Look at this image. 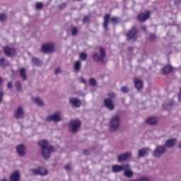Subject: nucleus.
<instances>
[{
	"instance_id": "nucleus-26",
	"label": "nucleus",
	"mask_w": 181,
	"mask_h": 181,
	"mask_svg": "<svg viewBox=\"0 0 181 181\" xmlns=\"http://www.w3.org/2000/svg\"><path fill=\"white\" fill-rule=\"evenodd\" d=\"M74 70L76 73H78L81 70V62L76 61L74 64Z\"/></svg>"
},
{
	"instance_id": "nucleus-51",
	"label": "nucleus",
	"mask_w": 181,
	"mask_h": 181,
	"mask_svg": "<svg viewBox=\"0 0 181 181\" xmlns=\"http://www.w3.org/2000/svg\"><path fill=\"white\" fill-rule=\"evenodd\" d=\"M88 153H90V151H88V150H83V155H88Z\"/></svg>"
},
{
	"instance_id": "nucleus-43",
	"label": "nucleus",
	"mask_w": 181,
	"mask_h": 181,
	"mask_svg": "<svg viewBox=\"0 0 181 181\" xmlns=\"http://www.w3.org/2000/svg\"><path fill=\"white\" fill-rule=\"evenodd\" d=\"M64 168L66 170H71V163H68L66 165H65L64 166Z\"/></svg>"
},
{
	"instance_id": "nucleus-25",
	"label": "nucleus",
	"mask_w": 181,
	"mask_h": 181,
	"mask_svg": "<svg viewBox=\"0 0 181 181\" xmlns=\"http://www.w3.org/2000/svg\"><path fill=\"white\" fill-rule=\"evenodd\" d=\"M162 71L163 74H169V73H172V71H173V67L170 65H168L163 68Z\"/></svg>"
},
{
	"instance_id": "nucleus-35",
	"label": "nucleus",
	"mask_w": 181,
	"mask_h": 181,
	"mask_svg": "<svg viewBox=\"0 0 181 181\" xmlns=\"http://www.w3.org/2000/svg\"><path fill=\"white\" fill-rule=\"evenodd\" d=\"M120 91L124 94H127V93L129 92V88L127 86H123L120 88Z\"/></svg>"
},
{
	"instance_id": "nucleus-50",
	"label": "nucleus",
	"mask_w": 181,
	"mask_h": 181,
	"mask_svg": "<svg viewBox=\"0 0 181 181\" xmlns=\"http://www.w3.org/2000/svg\"><path fill=\"white\" fill-rule=\"evenodd\" d=\"M83 23H86V22H88V16H85L83 19Z\"/></svg>"
},
{
	"instance_id": "nucleus-27",
	"label": "nucleus",
	"mask_w": 181,
	"mask_h": 181,
	"mask_svg": "<svg viewBox=\"0 0 181 181\" xmlns=\"http://www.w3.org/2000/svg\"><path fill=\"white\" fill-rule=\"evenodd\" d=\"M6 66H9V61L5 59L4 58L0 59V66L6 67Z\"/></svg>"
},
{
	"instance_id": "nucleus-21",
	"label": "nucleus",
	"mask_w": 181,
	"mask_h": 181,
	"mask_svg": "<svg viewBox=\"0 0 181 181\" xmlns=\"http://www.w3.org/2000/svg\"><path fill=\"white\" fill-rule=\"evenodd\" d=\"M31 62H32V64L34 66H36L37 67H40V66H42V61L40 60L39 58L35 57H32Z\"/></svg>"
},
{
	"instance_id": "nucleus-44",
	"label": "nucleus",
	"mask_w": 181,
	"mask_h": 181,
	"mask_svg": "<svg viewBox=\"0 0 181 181\" xmlns=\"http://www.w3.org/2000/svg\"><path fill=\"white\" fill-rule=\"evenodd\" d=\"M66 3H62L61 4H59L57 8H58V9H64V8H66Z\"/></svg>"
},
{
	"instance_id": "nucleus-4",
	"label": "nucleus",
	"mask_w": 181,
	"mask_h": 181,
	"mask_svg": "<svg viewBox=\"0 0 181 181\" xmlns=\"http://www.w3.org/2000/svg\"><path fill=\"white\" fill-rule=\"evenodd\" d=\"M62 112L57 111L55 113L48 115L46 117L47 122H60L61 121H63V118H62Z\"/></svg>"
},
{
	"instance_id": "nucleus-41",
	"label": "nucleus",
	"mask_w": 181,
	"mask_h": 181,
	"mask_svg": "<svg viewBox=\"0 0 181 181\" xmlns=\"http://www.w3.org/2000/svg\"><path fill=\"white\" fill-rule=\"evenodd\" d=\"M36 9H42L43 8V3H37L35 5Z\"/></svg>"
},
{
	"instance_id": "nucleus-56",
	"label": "nucleus",
	"mask_w": 181,
	"mask_h": 181,
	"mask_svg": "<svg viewBox=\"0 0 181 181\" xmlns=\"http://www.w3.org/2000/svg\"><path fill=\"white\" fill-rule=\"evenodd\" d=\"M0 181H8L6 178H3L2 180H0Z\"/></svg>"
},
{
	"instance_id": "nucleus-13",
	"label": "nucleus",
	"mask_w": 181,
	"mask_h": 181,
	"mask_svg": "<svg viewBox=\"0 0 181 181\" xmlns=\"http://www.w3.org/2000/svg\"><path fill=\"white\" fill-rule=\"evenodd\" d=\"M149 16H151V12L146 11L145 13H141L137 16L138 21L139 22H145L147 19H149Z\"/></svg>"
},
{
	"instance_id": "nucleus-22",
	"label": "nucleus",
	"mask_w": 181,
	"mask_h": 181,
	"mask_svg": "<svg viewBox=\"0 0 181 181\" xmlns=\"http://www.w3.org/2000/svg\"><path fill=\"white\" fill-rule=\"evenodd\" d=\"M19 74L23 81H26V80H28V75L26 74V69L25 68H21L19 70Z\"/></svg>"
},
{
	"instance_id": "nucleus-24",
	"label": "nucleus",
	"mask_w": 181,
	"mask_h": 181,
	"mask_svg": "<svg viewBox=\"0 0 181 181\" xmlns=\"http://www.w3.org/2000/svg\"><path fill=\"white\" fill-rule=\"evenodd\" d=\"M110 18H111V15H110V13H107L105 15L104 23H103V28L105 29H107V28H108V23Z\"/></svg>"
},
{
	"instance_id": "nucleus-3",
	"label": "nucleus",
	"mask_w": 181,
	"mask_h": 181,
	"mask_svg": "<svg viewBox=\"0 0 181 181\" xmlns=\"http://www.w3.org/2000/svg\"><path fill=\"white\" fill-rule=\"evenodd\" d=\"M69 131L72 132V134H77L81 128V122L78 119H74L69 122Z\"/></svg>"
},
{
	"instance_id": "nucleus-17",
	"label": "nucleus",
	"mask_w": 181,
	"mask_h": 181,
	"mask_svg": "<svg viewBox=\"0 0 181 181\" xmlns=\"http://www.w3.org/2000/svg\"><path fill=\"white\" fill-rule=\"evenodd\" d=\"M177 142V139H170L165 141V144L163 145L165 148H174L176 146V143Z\"/></svg>"
},
{
	"instance_id": "nucleus-6",
	"label": "nucleus",
	"mask_w": 181,
	"mask_h": 181,
	"mask_svg": "<svg viewBox=\"0 0 181 181\" xmlns=\"http://www.w3.org/2000/svg\"><path fill=\"white\" fill-rule=\"evenodd\" d=\"M99 53L100 54H94L92 57L95 62H100L101 63H104V59H105L106 55L105 49H104L103 47H100Z\"/></svg>"
},
{
	"instance_id": "nucleus-53",
	"label": "nucleus",
	"mask_w": 181,
	"mask_h": 181,
	"mask_svg": "<svg viewBox=\"0 0 181 181\" xmlns=\"http://www.w3.org/2000/svg\"><path fill=\"white\" fill-rule=\"evenodd\" d=\"M178 101L181 103V93H178Z\"/></svg>"
},
{
	"instance_id": "nucleus-37",
	"label": "nucleus",
	"mask_w": 181,
	"mask_h": 181,
	"mask_svg": "<svg viewBox=\"0 0 181 181\" xmlns=\"http://www.w3.org/2000/svg\"><path fill=\"white\" fill-rule=\"evenodd\" d=\"M78 33V29H77L76 27H74L72 28V32H71L72 36H76V35H77Z\"/></svg>"
},
{
	"instance_id": "nucleus-57",
	"label": "nucleus",
	"mask_w": 181,
	"mask_h": 181,
	"mask_svg": "<svg viewBox=\"0 0 181 181\" xmlns=\"http://www.w3.org/2000/svg\"><path fill=\"white\" fill-rule=\"evenodd\" d=\"M2 83V77L0 76V84Z\"/></svg>"
},
{
	"instance_id": "nucleus-11",
	"label": "nucleus",
	"mask_w": 181,
	"mask_h": 181,
	"mask_svg": "<svg viewBox=\"0 0 181 181\" xmlns=\"http://www.w3.org/2000/svg\"><path fill=\"white\" fill-rule=\"evenodd\" d=\"M25 115V110L23 106H19L14 112V117L16 119L23 118Z\"/></svg>"
},
{
	"instance_id": "nucleus-39",
	"label": "nucleus",
	"mask_w": 181,
	"mask_h": 181,
	"mask_svg": "<svg viewBox=\"0 0 181 181\" xmlns=\"http://www.w3.org/2000/svg\"><path fill=\"white\" fill-rule=\"evenodd\" d=\"M32 174L33 175H40V172H39V168H33L31 170Z\"/></svg>"
},
{
	"instance_id": "nucleus-34",
	"label": "nucleus",
	"mask_w": 181,
	"mask_h": 181,
	"mask_svg": "<svg viewBox=\"0 0 181 181\" xmlns=\"http://www.w3.org/2000/svg\"><path fill=\"white\" fill-rule=\"evenodd\" d=\"M79 59L83 62H86V60H87V54H86V52H81L79 54Z\"/></svg>"
},
{
	"instance_id": "nucleus-40",
	"label": "nucleus",
	"mask_w": 181,
	"mask_h": 181,
	"mask_svg": "<svg viewBox=\"0 0 181 181\" xmlns=\"http://www.w3.org/2000/svg\"><path fill=\"white\" fill-rule=\"evenodd\" d=\"M61 73H62V69L60 67H57L55 69L54 74H56V76H58V74H61Z\"/></svg>"
},
{
	"instance_id": "nucleus-1",
	"label": "nucleus",
	"mask_w": 181,
	"mask_h": 181,
	"mask_svg": "<svg viewBox=\"0 0 181 181\" xmlns=\"http://www.w3.org/2000/svg\"><path fill=\"white\" fill-rule=\"evenodd\" d=\"M38 145L41 148L42 156L44 159H50L52 152H56L53 146H49V141L43 139L38 141Z\"/></svg>"
},
{
	"instance_id": "nucleus-55",
	"label": "nucleus",
	"mask_w": 181,
	"mask_h": 181,
	"mask_svg": "<svg viewBox=\"0 0 181 181\" xmlns=\"http://www.w3.org/2000/svg\"><path fill=\"white\" fill-rule=\"evenodd\" d=\"M129 50L130 52H132V50H134V48H132V47H130L129 48Z\"/></svg>"
},
{
	"instance_id": "nucleus-2",
	"label": "nucleus",
	"mask_w": 181,
	"mask_h": 181,
	"mask_svg": "<svg viewBox=\"0 0 181 181\" xmlns=\"http://www.w3.org/2000/svg\"><path fill=\"white\" fill-rule=\"evenodd\" d=\"M121 125V117L117 115L112 117L109 122V131L110 132H117Z\"/></svg>"
},
{
	"instance_id": "nucleus-30",
	"label": "nucleus",
	"mask_w": 181,
	"mask_h": 181,
	"mask_svg": "<svg viewBox=\"0 0 181 181\" xmlns=\"http://www.w3.org/2000/svg\"><path fill=\"white\" fill-rule=\"evenodd\" d=\"M175 105V101L171 100L168 103H165L163 105V107L165 108V110H168V108H170V107H173Z\"/></svg>"
},
{
	"instance_id": "nucleus-38",
	"label": "nucleus",
	"mask_w": 181,
	"mask_h": 181,
	"mask_svg": "<svg viewBox=\"0 0 181 181\" xmlns=\"http://www.w3.org/2000/svg\"><path fill=\"white\" fill-rule=\"evenodd\" d=\"M89 84L90 86H96L97 85V81H95V79L91 78L90 80H89Z\"/></svg>"
},
{
	"instance_id": "nucleus-45",
	"label": "nucleus",
	"mask_w": 181,
	"mask_h": 181,
	"mask_svg": "<svg viewBox=\"0 0 181 181\" xmlns=\"http://www.w3.org/2000/svg\"><path fill=\"white\" fill-rule=\"evenodd\" d=\"M150 40H151V42L156 40V35L155 34H151Z\"/></svg>"
},
{
	"instance_id": "nucleus-59",
	"label": "nucleus",
	"mask_w": 181,
	"mask_h": 181,
	"mask_svg": "<svg viewBox=\"0 0 181 181\" xmlns=\"http://www.w3.org/2000/svg\"><path fill=\"white\" fill-rule=\"evenodd\" d=\"M179 93H180V94H181V88H180V92H179Z\"/></svg>"
},
{
	"instance_id": "nucleus-49",
	"label": "nucleus",
	"mask_w": 181,
	"mask_h": 181,
	"mask_svg": "<svg viewBox=\"0 0 181 181\" xmlns=\"http://www.w3.org/2000/svg\"><path fill=\"white\" fill-rule=\"evenodd\" d=\"M79 80L83 84H87V82L86 81V79L84 78H79Z\"/></svg>"
},
{
	"instance_id": "nucleus-58",
	"label": "nucleus",
	"mask_w": 181,
	"mask_h": 181,
	"mask_svg": "<svg viewBox=\"0 0 181 181\" xmlns=\"http://www.w3.org/2000/svg\"><path fill=\"white\" fill-rule=\"evenodd\" d=\"M81 95H82V97H84L86 95V94L82 93Z\"/></svg>"
},
{
	"instance_id": "nucleus-28",
	"label": "nucleus",
	"mask_w": 181,
	"mask_h": 181,
	"mask_svg": "<svg viewBox=\"0 0 181 181\" xmlns=\"http://www.w3.org/2000/svg\"><path fill=\"white\" fill-rule=\"evenodd\" d=\"M124 170V175L126 177H132V176H134V172L129 170V168Z\"/></svg>"
},
{
	"instance_id": "nucleus-16",
	"label": "nucleus",
	"mask_w": 181,
	"mask_h": 181,
	"mask_svg": "<svg viewBox=\"0 0 181 181\" xmlns=\"http://www.w3.org/2000/svg\"><path fill=\"white\" fill-rule=\"evenodd\" d=\"M4 51L6 56H16V49L15 48H11L8 46L4 47Z\"/></svg>"
},
{
	"instance_id": "nucleus-31",
	"label": "nucleus",
	"mask_w": 181,
	"mask_h": 181,
	"mask_svg": "<svg viewBox=\"0 0 181 181\" xmlns=\"http://www.w3.org/2000/svg\"><path fill=\"white\" fill-rule=\"evenodd\" d=\"M33 100L34 103H35V104H37V105H40V107H42V105H43V101H42L40 98H34Z\"/></svg>"
},
{
	"instance_id": "nucleus-47",
	"label": "nucleus",
	"mask_w": 181,
	"mask_h": 181,
	"mask_svg": "<svg viewBox=\"0 0 181 181\" xmlns=\"http://www.w3.org/2000/svg\"><path fill=\"white\" fill-rule=\"evenodd\" d=\"M139 181H151L149 177H142L139 179Z\"/></svg>"
},
{
	"instance_id": "nucleus-32",
	"label": "nucleus",
	"mask_w": 181,
	"mask_h": 181,
	"mask_svg": "<svg viewBox=\"0 0 181 181\" xmlns=\"http://www.w3.org/2000/svg\"><path fill=\"white\" fill-rule=\"evenodd\" d=\"M15 86L17 91H22V84L21 83V81H17L15 83Z\"/></svg>"
},
{
	"instance_id": "nucleus-23",
	"label": "nucleus",
	"mask_w": 181,
	"mask_h": 181,
	"mask_svg": "<svg viewBox=\"0 0 181 181\" xmlns=\"http://www.w3.org/2000/svg\"><path fill=\"white\" fill-rule=\"evenodd\" d=\"M148 151H149V148H144L139 150L138 153V158H144L145 155H148Z\"/></svg>"
},
{
	"instance_id": "nucleus-12",
	"label": "nucleus",
	"mask_w": 181,
	"mask_h": 181,
	"mask_svg": "<svg viewBox=\"0 0 181 181\" xmlns=\"http://www.w3.org/2000/svg\"><path fill=\"white\" fill-rule=\"evenodd\" d=\"M131 156H132V153L131 152H127L125 153L121 154L119 156H118L117 157V161L118 162H126V160H128V159H129V158H131Z\"/></svg>"
},
{
	"instance_id": "nucleus-20",
	"label": "nucleus",
	"mask_w": 181,
	"mask_h": 181,
	"mask_svg": "<svg viewBox=\"0 0 181 181\" xmlns=\"http://www.w3.org/2000/svg\"><path fill=\"white\" fill-rule=\"evenodd\" d=\"M146 124L148 125H156L158 124V119L156 117H150L146 119Z\"/></svg>"
},
{
	"instance_id": "nucleus-36",
	"label": "nucleus",
	"mask_w": 181,
	"mask_h": 181,
	"mask_svg": "<svg viewBox=\"0 0 181 181\" xmlns=\"http://www.w3.org/2000/svg\"><path fill=\"white\" fill-rule=\"evenodd\" d=\"M107 95H108L109 98H110V100H112V99L115 98V97H117V94H115V93L112 92V91L109 92L107 93Z\"/></svg>"
},
{
	"instance_id": "nucleus-52",
	"label": "nucleus",
	"mask_w": 181,
	"mask_h": 181,
	"mask_svg": "<svg viewBox=\"0 0 181 181\" xmlns=\"http://www.w3.org/2000/svg\"><path fill=\"white\" fill-rule=\"evenodd\" d=\"M175 5H179L180 4H181V0H175Z\"/></svg>"
},
{
	"instance_id": "nucleus-10",
	"label": "nucleus",
	"mask_w": 181,
	"mask_h": 181,
	"mask_svg": "<svg viewBox=\"0 0 181 181\" xmlns=\"http://www.w3.org/2000/svg\"><path fill=\"white\" fill-rule=\"evenodd\" d=\"M43 53H52L54 52V45L53 44H45L42 46Z\"/></svg>"
},
{
	"instance_id": "nucleus-29",
	"label": "nucleus",
	"mask_w": 181,
	"mask_h": 181,
	"mask_svg": "<svg viewBox=\"0 0 181 181\" xmlns=\"http://www.w3.org/2000/svg\"><path fill=\"white\" fill-rule=\"evenodd\" d=\"M39 172L41 176H46L49 173L47 170L45 168H39Z\"/></svg>"
},
{
	"instance_id": "nucleus-15",
	"label": "nucleus",
	"mask_w": 181,
	"mask_h": 181,
	"mask_svg": "<svg viewBox=\"0 0 181 181\" xmlns=\"http://www.w3.org/2000/svg\"><path fill=\"white\" fill-rule=\"evenodd\" d=\"M69 104H71L75 108H78V107H81V100L77 98H71Z\"/></svg>"
},
{
	"instance_id": "nucleus-54",
	"label": "nucleus",
	"mask_w": 181,
	"mask_h": 181,
	"mask_svg": "<svg viewBox=\"0 0 181 181\" xmlns=\"http://www.w3.org/2000/svg\"><path fill=\"white\" fill-rule=\"evenodd\" d=\"M141 29L144 30V32H146V26H143Z\"/></svg>"
},
{
	"instance_id": "nucleus-14",
	"label": "nucleus",
	"mask_w": 181,
	"mask_h": 181,
	"mask_svg": "<svg viewBox=\"0 0 181 181\" xmlns=\"http://www.w3.org/2000/svg\"><path fill=\"white\" fill-rule=\"evenodd\" d=\"M16 152H17L18 156H21L22 158H23V156H25V155H26V150L25 148V145L19 144L16 147Z\"/></svg>"
},
{
	"instance_id": "nucleus-9",
	"label": "nucleus",
	"mask_w": 181,
	"mask_h": 181,
	"mask_svg": "<svg viewBox=\"0 0 181 181\" xmlns=\"http://www.w3.org/2000/svg\"><path fill=\"white\" fill-rule=\"evenodd\" d=\"M104 105L109 111H114V110H115V105L111 98H105L104 100Z\"/></svg>"
},
{
	"instance_id": "nucleus-5",
	"label": "nucleus",
	"mask_w": 181,
	"mask_h": 181,
	"mask_svg": "<svg viewBox=\"0 0 181 181\" xmlns=\"http://www.w3.org/2000/svg\"><path fill=\"white\" fill-rule=\"evenodd\" d=\"M166 152V148L163 145H158L153 151V156H154V158H160V156L165 155Z\"/></svg>"
},
{
	"instance_id": "nucleus-19",
	"label": "nucleus",
	"mask_w": 181,
	"mask_h": 181,
	"mask_svg": "<svg viewBox=\"0 0 181 181\" xmlns=\"http://www.w3.org/2000/svg\"><path fill=\"white\" fill-rule=\"evenodd\" d=\"M134 85L136 90H138L139 91L144 88V81H142V80L139 78L134 79Z\"/></svg>"
},
{
	"instance_id": "nucleus-42",
	"label": "nucleus",
	"mask_w": 181,
	"mask_h": 181,
	"mask_svg": "<svg viewBox=\"0 0 181 181\" xmlns=\"http://www.w3.org/2000/svg\"><path fill=\"white\" fill-rule=\"evenodd\" d=\"M4 21H6V15L0 14V22H4Z\"/></svg>"
},
{
	"instance_id": "nucleus-33",
	"label": "nucleus",
	"mask_w": 181,
	"mask_h": 181,
	"mask_svg": "<svg viewBox=\"0 0 181 181\" xmlns=\"http://www.w3.org/2000/svg\"><path fill=\"white\" fill-rule=\"evenodd\" d=\"M110 21L113 25H117V23H119V18L118 17H112Z\"/></svg>"
},
{
	"instance_id": "nucleus-8",
	"label": "nucleus",
	"mask_w": 181,
	"mask_h": 181,
	"mask_svg": "<svg viewBox=\"0 0 181 181\" xmlns=\"http://www.w3.org/2000/svg\"><path fill=\"white\" fill-rule=\"evenodd\" d=\"M138 33V28L133 27L126 35L127 40H132V39H136V34Z\"/></svg>"
},
{
	"instance_id": "nucleus-46",
	"label": "nucleus",
	"mask_w": 181,
	"mask_h": 181,
	"mask_svg": "<svg viewBox=\"0 0 181 181\" xmlns=\"http://www.w3.org/2000/svg\"><path fill=\"white\" fill-rule=\"evenodd\" d=\"M13 87V85L12 82H11V81L8 82V83H7V88L8 90H12Z\"/></svg>"
},
{
	"instance_id": "nucleus-48",
	"label": "nucleus",
	"mask_w": 181,
	"mask_h": 181,
	"mask_svg": "<svg viewBox=\"0 0 181 181\" xmlns=\"http://www.w3.org/2000/svg\"><path fill=\"white\" fill-rule=\"evenodd\" d=\"M4 100V91H0V104L2 103Z\"/></svg>"
},
{
	"instance_id": "nucleus-18",
	"label": "nucleus",
	"mask_w": 181,
	"mask_h": 181,
	"mask_svg": "<svg viewBox=\"0 0 181 181\" xmlns=\"http://www.w3.org/2000/svg\"><path fill=\"white\" fill-rule=\"evenodd\" d=\"M11 181H20L21 180V171L16 170L10 175L9 177Z\"/></svg>"
},
{
	"instance_id": "nucleus-7",
	"label": "nucleus",
	"mask_w": 181,
	"mask_h": 181,
	"mask_svg": "<svg viewBox=\"0 0 181 181\" xmlns=\"http://www.w3.org/2000/svg\"><path fill=\"white\" fill-rule=\"evenodd\" d=\"M129 169V165L124 164L123 165H113L112 166V172L113 173H119V172H122V170Z\"/></svg>"
}]
</instances>
